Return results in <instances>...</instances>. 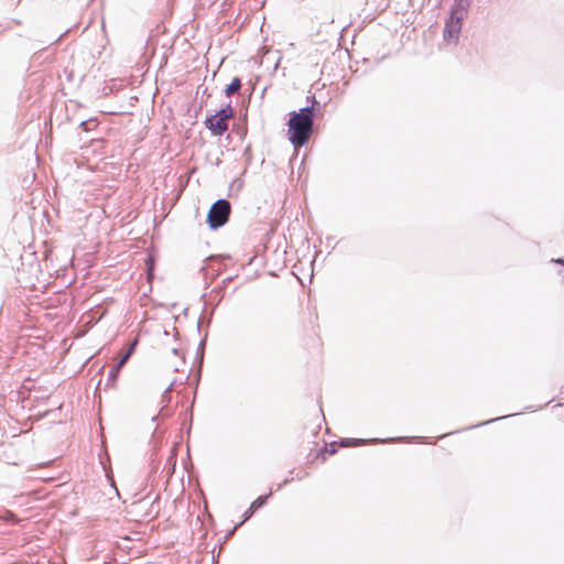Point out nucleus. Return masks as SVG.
<instances>
[{
	"label": "nucleus",
	"instance_id": "6",
	"mask_svg": "<svg viewBox=\"0 0 564 564\" xmlns=\"http://www.w3.org/2000/svg\"><path fill=\"white\" fill-rule=\"evenodd\" d=\"M137 344H138V340L135 339L133 343L130 344V346L127 349V351L124 354H122V356L120 357V359L117 362V365L119 367L122 368L126 365V362L129 360L130 356L133 354Z\"/></svg>",
	"mask_w": 564,
	"mask_h": 564
},
{
	"label": "nucleus",
	"instance_id": "3",
	"mask_svg": "<svg viewBox=\"0 0 564 564\" xmlns=\"http://www.w3.org/2000/svg\"><path fill=\"white\" fill-rule=\"evenodd\" d=\"M235 111L230 105L220 109L217 113L205 120L206 128L214 135H221L228 130V121L234 117Z\"/></svg>",
	"mask_w": 564,
	"mask_h": 564
},
{
	"label": "nucleus",
	"instance_id": "4",
	"mask_svg": "<svg viewBox=\"0 0 564 564\" xmlns=\"http://www.w3.org/2000/svg\"><path fill=\"white\" fill-rule=\"evenodd\" d=\"M231 206L228 200L219 199L212 205L207 213V224L212 229L224 226L230 216Z\"/></svg>",
	"mask_w": 564,
	"mask_h": 564
},
{
	"label": "nucleus",
	"instance_id": "1",
	"mask_svg": "<svg viewBox=\"0 0 564 564\" xmlns=\"http://www.w3.org/2000/svg\"><path fill=\"white\" fill-rule=\"evenodd\" d=\"M313 132V108L305 107L290 113L288 135L295 149L305 145Z\"/></svg>",
	"mask_w": 564,
	"mask_h": 564
},
{
	"label": "nucleus",
	"instance_id": "5",
	"mask_svg": "<svg viewBox=\"0 0 564 564\" xmlns=\"http://www.w3.org/2000/svg\"><path fill=\"white\" fill-rule=\"evenodd\" d=\"M271 494L267 495V496H260L258 497L249 507V509L246 511L245 513V520L249 519L259 508H261L262 506H264V503L267 502V499L268 497L270 496Z\"/></svg>",
	"mask_w": 564,
	"mask_h": 564
},
{
	"label": "nucleus",
	"instance_id": "8",
	"mask_svg": "<svg viewBox=\"0 0 564 564\" xmlns=\"http://www.w3.org/2000/svg\"><path fill=\"white\" fill-rule=\"evenodd\" d=\"M121 370V367H119L118 365H116L112 370L109 372V378L111 379L112 382H115L118 378V375Z\"/></svg>",
	"mask_w": 564,
	"mask_h": 564
},
{
	"label": "nucleus",
	"instance_id": "10",
	"mask_svg": "<svg viewBox=\"0 0 564 564\" xmlns=\"http://www.w3.org/2000/svg\"><path fill=\"white\" fill-rule=\"evenodd\" d=\"M556 262H558V263L564 265V258L563 259H557Z\"/></svg>",
	"mask_w": 564,
	"mask_h": 564
},
{
	"label": "nucleus",
	"instance_id": "2",
	"mask_svg": "<svg viewBox=\"0 0 564 564\" xmlns=\"http://www.w3.org/2000/svg\"><path fill=\"white\" fill-rule=\"evenodd\" d=\"M466 10L462 3H456V6L452 9L451 17L445 23L444 28V40L447 42L457 43L459 33L463 25V20L465 19Z\"/></svg>",
	"mask_w": 564,
	"mask_h": 564
},
{
	"label": "nucleus",
	"instance_id": "7",
	"mask_svg": "<svg viewBox=\"0 0 564 564\" xmlns=\"http://www.w3.org/2000/svg\"><path fill=\"white\" fill-rule=\"evenodd\" d=\"M241 88L240 78L236 77L231 80V83L226 88V95L229 97L236 94Z\"/></svg>",
	"mask_w": 564,
	"mask_h": 564
},
{
	"label": "nucleus",
	"instance_id": "9",
	"mask_svg": "<svg viewBox=\"0 0 564 564\" xmlns=\"http://www.w3.org/2000/svg\"><path fill=\"white\" fill-rule=\"evenodd\" d=\"M152 278V269L150 268L149 272H148V279L150 280Z\"/></svg>",
	"mask_w": 564,
	"mask_h": 564
}]
</instances>
